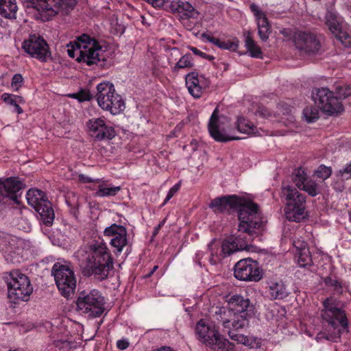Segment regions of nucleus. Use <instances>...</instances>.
<instances>
[{"mask_svg": "<svg viewBox=\"0 0 351 351\" xmlns=\"http://www.w3.org/2000/svg\"><path fill=\"white\" fill-rule=\"evenodd\" d=\"M104 235L110 239V244L118 253H121L128 244L127 230L121 225L113 223L106 227Z\"/></svg>", "mask_w": 351, "mask_h": 351, "instance_id": "22", "label": "nucleus"}, {"mask_svg": "<svg viewBox=\"0 0 351 351\" xmlns=\"http://www.w3.org/2000/svg\"><path fill=\"white\" fill-rule=\"evenodd\" d=\"M256 114L263 118H266L270 116L269 111L264 107H258L256 112Z\"/></svg>", "mask_w": 351, "mask_h": 351, "instance_id": "46", "label": "nucleus"}, {"mask_svg": "<svg viewBox=\"0 0 351 351\" xmlns=\"http://www.w3.org/2000/svg\"><path fill=\"white\" fill-rule=\"evenodd\" d=\"M117 346L120 350H125L129 346V342L127 339H123L118 340L117 342Z\"/></svg>", "mask_w": 351, "mask_h": 351, "instance_id": "49", "label": "nucleus"}, {"mask_svg": "<svg viewBox=\"0 0 351 351\" xmlns=\"http://www.w3.org/2000/svg\"><path fill=\"white\" fill-rule=\"evenodd\" d=\"M237 128L239 132L246 134H256L257 129L255 125L243 117H238Z\"/></svg>", "mask_w": 351, "mask_h": 351, "instance_id": "33", "label": "nucleus"}, {"mask_svg": "<svg viewBox=\"0 0 351 351\" xmlns=\"http://www.w3.org/2000/svg\"><path fill=\"white\" fill-rule=\"evenodd\" d=\"M51 272L60 293L66 298L72 295L76 288V278L70 263L65 261L56 263Z\"/></svg>", "mask_w": 351, "mask_h": 351, "instance_id": "10", "label": "nucleus"}, {"mask_svg": "<svg viewBox=\"0 0 351 351\" xmlns=\"http://www.w3.org/2000/svg\"><path fill=\"white\" fill-rule=\"evenodd\" d=\"M22 49L32 58L46 62L51 56L47 43L41 36L36 34L29 35L22 43Z\"/></svg>", "mask_w": 351, "mask_h": 351, "instance_id": "17", "label": "nucleus"}, {"mask_svg": "<svg viewBox=\"0 0 351 351\" xmlns=\"http://www.w3.org/2000/svg\"><path fill=\"white\" fill-rule=\"evenodd\" d=\"M326 25L332 34L345 46H348L351 44V36L348 33L343 30L341 25L333 16L332 13L326 16Z\"/></svg>", "mask_w": 351, "mask_h": 351, "instance_id": "26", "label": "nucleus"}, {"mask_svg": "<svg viewBox=\"0 0 351 351\" xmlns=\"http://www.w3.org/2000/svg\"><path fill=\"white\" fill-rule=\"evenodd\" d=\"M26 199L28 204L38 213L44 223H52L55 217L54 212L43 191L36 189H29L26 193Z\"/></svg>", "mask_w": 351, "mask_h": 351, "instance_id": "13", "label": "nucleus"}, {"mask_svg": "<svg viewBox=\"0 0 351 351\" xmlns=\"http://www.w3.org/2000/svg\"><path fill=\"white\" fill-rule=\"evenodd\" d=\"M239 40L237 38H233L231 40L220 42L219 47L223 49H227L232 51H237L239 47Z\"/></svg>", "mask_w": 351, "mask_h": 351, "instance_id": "41", "label": "nucleus"}, {"mask_svg": "<svg viewBox=\"0 0 351 351\" xmlns=\"http://www.w3.org/2000/svg\"><path fill=\"white\" fill-rule=\"evenodd\" d=\"M77 310L88 317H97L102 315L104 311V299L101 293L93 289L90 291H82L76 301Z\"/></svg>", "mask_w": 351, "mask_h": 351, "instance_id": "11", "label": "nucleus"}, {"mask_svg": "<svg viewBox=\"0 0 351 351\" xmlns=\"http://www.w3.org/2000/svg\"><path fill=\"white\" fill-rule=\"evenodd\" d=\"M281 197L285 202L284 211L287 220L300 222L306 218L304 195L290 184H283L281 189Z\"/></svg>", "mask_w": 351, "mask_h": 351, "instance_id": "5", "label": "nucleus"}, {"mask_svg": "<svg viewBox=\"0 0 351 351\" xmlns=\"http://www.w3.org/2000/svg\"><path fill=\"white\" fill-rule=\"evenodd\" d=\"M157 269L158 266H154L152 271L150 272L149 275L152 274Z\"/></svg>", "mask_w": 351, "mask_h": 351, "instance_id": "60", "label": "nucleus"}, {"mask_svg": "<svg viewBox=\"0 0 351 351\" xmlns=\"http://www.w3.org/2000/svg\"><path fill=\"white\" fill-rule=\"evenodd\" d=\"M204 58V59H207V60H214V59H215L214 56H210V55H208V54H206V53H205V55H204V58Z\"/></svg>", "mask_w": 351, "mask_h": 351, "instance_id": "59", "label": "nucleus"}, {"mask_svg": "<svg viewBox=\"0 0 351 351\" xmlns=\"http://www.w3.org/2000/svg\"><path fill=\"white\" fill-rule=\"evenodd\" d=\"M186 86L190 94L195 98H199L203 90L208 86L207 80L201 81L195 73H191L186 75L185 78Z\"/></svg>", "mask_w": 351, "mask_h": 351, "instance_id": "25", "label": "nucleus"}, {"mask_svg": "<svg viewBox=\"0 0 351 351\" xmlns=\"http://www.w3.org/2000/svg\"><path fill=\"white\" fill-rule=\"evenodd\" d=\"M228 123V119L223 115H219V109L216 108L211 114L208 125L209 133L216 141L228 142L239 139L227 133L226 126Z\"/></svg>", "mask_w": 351, "mask_h": 351, "instance_id": "19", "label": "nucleus"}, {"mask_svg": "<svg viewBox=\"0 0 351 351\" xmlns=\"http://www.w3.org/2000/svg\"><path fill=\"white\" fill-rule=\"evenodd\" d=\"M258 204L237 195H228L217 197L209 204V207L215 213H221L229 211L230 209H238V215L244 207L253 209L258 208Z\"/></svg>", "mask_w": 351, "mask_h": 351, "instance_id": "15", "label": "nucleus"}, {"mask_svg": "<svg viewBox=\"0 0 351 351\" xmlns=\"http://www.w3.org/2000/svg\"><path fill=\"white\" fill-rule=\"evenodd\" d=\"M322 323L333 329L341 326L343 330L348 332V321L345 311L340 307L339 301L334 297L327 298L323 301L321 311Z\"/></svg>", "mask_w": 351, "mask_h": 351, "instance_id": "9", "label": "nucleus"}, {"mask_svg": "<svg viewBox=\"0 0 351 351\" xmlns=\"http://www.w3.org/2000/svg\"><path fill=\"white\" fill-rule=\"evenodd\" d=\"M339 175L343 176L344 173L350 174L351 176V163L347 165L345 168L340 169L338 172Z\"/></svg>", "mask_w": 351, "mask_h": 351, "instance_id": "52", "label": "nucleus"}, {"mask_svg": "<svg viewBox=\"0 0 351 351\" xmlns=\"http://www.w3.org/2000/svg\"><path fill=\"white\" fill-rule=\"evenodd\" d=\"M97 182L99 183L96 195L100 197L114 196L121 190L120 186H108L104 181L97 180Z\"/></svg>", "mask_w": 351, "mask_h": 351, "instance_id": "32", "label": "nucleus"}, {"mask_svg": "<svg viewBox=\"0 0 351 351\" xmlns=\"http://www.w3.org/2000/svg\"><path fill=\"white\" fill-rule=\"evenodd\" d=\"M148 2L152 4L154 7H161L165 3L167 2L169 0H147Z\"/></svg>", "mask_w": 351, "mask_h": 351, "instance_id": "51", "label": "nucleus"}, {"mask_svg": "<svg viewBox=\"0 0 351 351\" xmlns=\"http://www.w3.org/2000/svg\"><path fill=\"white\" fill-rule=\"evenodd\" d=\"M198 14L195 8L187 1H177V19H178L186 29H192L194 23L191 21Z\"/></svg>", "mask_w": 351, "mask_h": 351, "instance_id": "24", "label": "nucleus"}, {"mask_svg": "<svg viewBox=\"0 0 351 351\" xmlns=\"http://www.w3.org/2000/svg\"><path fill=\"white\" fill-rule=\"evenodd\" d=\"M258 20H257L258 32L260 38L266 41L271 33L270 25L264 12H258Z\"/></svg>", "mask_w": 351, "mask_h": 351, "instance_id": "30", "label": "nucleus"}, {"mask_svg": "<svg viewBox=\"0 0 351 351\" xmlns=\"http://www.w3.org/2000/svg\"><path fill=\"white\" fill-rule=\"evenodd\" d=\"M245 46L252 57L256 58H262L261 49L256 45L255 41L253 40L250 32L247 33L246 36L245 40Z\"/></svg>", "mask_w": 351, "mask_h": 351, "instance_id": "34", "label": "nucleus"}, {"mask_svg": "<svg viewBox=\"0 0 351 351\" xmlns=\"http://www.w3.org/2000/svg\"><path fill=\"white\" fill-rule=\"evenodd\" d=\"M203 37L206 38L207 40H208L210 43H212L213 44H214L215 45H216L219 47L220 42H221V40L219 38L211 36L208 34H203Z\"/></svg>", "mask_w": 351, "mask_h": 351, "instance_id": "48", "label": "nucleus"}, {"mask_svg": "<svg viewBox=\"0 0 351 351\" xmlns=\"http://www.w3.org/2000/svg\"><path fill=\"white\" fill-rule=\"evenodd\" d=\"M175 193H176V186H173L171 187L169 192L168 193V194L165 199L164 204H165L167 201H169L173 196Z\"/></svg>", "mask_w": 351, "mask_h": 351, "instance_id": "54", "label": "nucleus"}, {"mask_svg": "<svg viewBox=\"0 0 351 351\" xmlns=\"http://www.w3.org/2000/svg\"><path fill=\"white\" fill-rule=\"evenodd\" d=\"M238 218V232L223 241V250L227 254H232L242 250L250 251L254 248L250 244L254 234L256 230L263 228L265 223L258 208L252 210L251 208L245 207L241 209Z\"/></svg>", "mask_w": 351, "mask_h": 351, "instance_id": "1", "label": "nucleus"}, {"mask_svg": "<svg viewBox=\"0 0 351 351\" xmlns=\"http://www.w3.org/2000/svg\"><path fill=\"white\" fill-rule=\"evenodd\" d=\"M291 179L297 189L301 190L308 180L306 173L302 168L295 169L292 173Z\"/></svg>", "mask_w": 351, "mask_h": 351, "instance_id": "35", "label": "nucleus"}, {"mask_svg": "<svg viewBox=\"0 0 351 351\" xmlns=\"http://www.w3.org/2000/svg\"><path fill=\"white\" fill-rule=\"evenodd\" d=\"M351 94L350 89L346 90V93H343V94L339 93V96L343 97V98H346Z\"/></svg>", "mask_w": 351, "mask_h": 351, "instance_id": "58", "label": "nucleus"}, {"mask_svg": "<svg viewBox=\"0 0 351 351\" xmlns=\"http://www.w3.org/2000/svg\"><path fill=\"white\" fill-rule=\"evenodd\" d=\"M252 311L248 298L234 295L228 299V306L216 308L213 317L223 328L243 329L249 325V312Z\"/></svg>", "mask_w": 351, "mask_h": 351, "instance_id": "3", "label": "nucleus"}, {"mask_svg": "<svg viewBox=\"0 0 351 351\" xmlns=\"http://www.w3.org/2000/svg\"><path fill=\"white\" fill-rule=\"evenodd\" d=\"M96 98L99 106L112 114H119L125 109L123 99L110 82H103L97 86Z\"/></svg>", "mask_w": 351, "mask_h": 351, "instance_id": "8", "label": "nucleus"}, {"mask_svg": "<svg viewBox=\"0 0 351 351\" xmlns=\"http://www.w3.org/2000/svg\"><path fill=\"white\" fill-rule=\"evenodd\" d=\"M223 242L221 243L219 241L213 239L208 245V248L210 252L209 261L212 265H216L222 258L231 254H227L223 250Z\"/></svg>", "mask_w": 351, "mask_h": 351, "instance_id": "27", "label": "nucleus"}, {"mask_svg": "<svg viewBox=\"0 0 351 351\" xmlns=\"http://www.w3.org/2000/svg\"><path fill=\"white\" fill-rule=\"evenodd\" d=\"M228 334L230 339H232L234 341H237L238 343H242L243 345H246L248 342V339L247 337L244 336L243 335H239V334H234V331L239 330L240 329H236V328H223Z\"/></svg>", "mask_w": 351, "mask_h": 351, "instance_id": "39", "label": "nucleus"}, {"mask_svg": "<svg viewBox=\"0 0 351 351\" xmlns=\"http://www.w3.org/2000/svg\"><path fill=\"white\" fill-rule=\"evenodd\" d=\"M309 195L315 197L320 193V189L317 183L313 180H308L304 184V187L301 189Z\"/></svg>", "mask_w": 351, "mask_h": 351, "instance_id": "37", "label": "nucleus"}, {"mask_svg": "<svg viewBox=\"0 0 351 351\" xmlns=\"http://www.w3.org/2000/svg\"><path fill=\"white\" fill-rule=\"evenodd\" d=\"M23 83V77L19 73H16L14 75L11 82V88L14 91H18L19 88L22 86Z\"/></svg>", "mask_w": 351, "mask_h": 351, "instance_id": "44", "label": "nucleus"}, {"mask_svg": "<svg viewBox=\"0 0 351 351\" xmlns=\"http://www.w3.org/2000/svg\"><path fill=\"white\" fill-rule=\"evenodd\" d=\"M316 339L317 341H321L322 339L332 340L333 339V337L332 335H327L324 332H320L317 334Z\"/></svg>", "mask_w": 351, "mask_h": 351, "instance_id": "50", "label": "nucleus"}, {"mask_svg": "<svg viewBox=\"0 0 351 351\" xmlns=\"http://www.w3.org/2000/svg\"><path fill=\"white\" fill-rule=\"evenodd\" d=\"M303 116L308 123L314 122L319 118V110L315 106H306L303 110Z\"/></svg>", "mask_w": 351, "mask_h": 351, "instance_id": "36", "label": "nucleus"}, {"mask_svg": "<svg viewBox=\"0 0 351 351\" xmlns=\"http://www.w3.org/2000/svg\"><path fill=\"white\" fill-rule=\"evenodd\" d=\"M23 187V182L17 178H9L0 181V198H8L19 204L18 199L21 195V190Z\"/></svg>", "mask_w": 351, "mask_h": 351, "instance_id": "23", "label": "nucleus"}, {"mask_svg": "<svg viewBox=\"0 0 351 351\" xmlns=\"http://www.w3.org/2000/svg\"><path fill=\"white\" fill-rule=\"evenodd\" d=\"M193 65L192 58L190 54L183 56L178 62H177V67L178 68H188Z\"/></svg>", "mask_w": 351, "mask_h": 351, "instance_id": "42", "label": "nucleus"}, {"mask_svg": "<svg viewBox=\"0 0 351 351\" xmlns=\"http://www.w3.org/2000/svg\"><path fill=\"white\" fill-rule=\"evenodd\" d=\"M1 99L6 104L12 106L19 114L23 112V109L19 106L21 104H24L25 102L22 97L5 93L2 94Z\"/></svg>", "mask_w": 351, "mask_h": 351, "instance_id": "31", "label": "nucleus"}, {"mask_svg": "<svg viewBox=\"0 0 351 351\" xmlns=\"http://www.w3.org/2000/svg\"><path fill=\"white\" fill-rule=\"evenodd\" d=\"M47 20L59 13H67L76 4L75 0H29Z\"/></svg>", "mask_w": 351, "mask_h": 351, "instance_id": "16", "label": "nucleus"}, {"mask_svg": "<svg viewBox=\"0 0 351 351\" xmlns=\"http://www.w3.org/2000/svg\"><path fill=\"white\" fill-rule=\"evenodd\" d=\"M27 242L10 234L0 232V251L8 263H19L25 256Z\"/></svg>", "mask_w": 351, "mask_h": 351, "instance_id": "12", "label": "nucleus"}, {"mask_svg": "<svg viewBox=\"0 0 351 351\" xmlns=\"http://www.w3.org/2000/svg\"><path fill=\"white\" fill-rule=\"evenodd\" d=\"M191 50L193 52L194 54L199 56L202 58H204L205 53L201 51L195 47H191Z\"/></svg>", "mask_w": 351, "mask_h": 351, "instance_id": "56", "label": "nucleus"}, {"mask_svg": "<svg viewBox=\"0 0 351 351\" xmlns=\"http://www.w3.org/2000/svg\"><path fill=\"white\" fill-rule=\"evenodd\" d=\"M17 10L16 0H0V14L2 16L15 18Z\"/></svg>", "mask_w": 351, "mask_h": 351, "instance_id": "29", "label": "nucleus"}, {"mask_svg": "<svg viewBox=\"0 0 351 351\" xmlns=\"http://www.w3.org/2000/svg\"><path fill=\"white\" fill-rule=\"evenodd\" d=\"M312 97L320 110L328 115H337L343 110L341 102L328 88L322 87L315 89Z\"/></svg>", "mask_w": 351, "mask_h": 351, "instance_id": "14", "label": "nucleus"}, {"mask_svg": "<svg viewBox=\"0 0 351 351\" xmlns=\"http://www.w3.org/2000/svg\"><path fill=\"white\" fill-rule=\"evenodd\" d=\"M8 297L16 303L28 301L33 292V286L27 276L19 270L11 271L5 278Z\"/></svg>", "mask_w": 351, "mask_h": 351, "instance_id": "6", "label": "nucleus"}, {"mask_svg": "<svg viewBox=\"0 0 351 351\" xmlns=\"http://www.w3.org/2000/svg\"><path fill=\"white\" fill-rule=\"evenodd\" d=\"M69 57L87 65L106 60L105 49L97 41L87 34H82L67 45Z\"/></svg>", "mask_w": 351, "mask_h": 351, "instance_id": "4", "label": "nucleus"}, {"mask_svg": "<svg viewBox=\"0 0 351 351\" xmlns=\"http://www.w3.org/2000/svg\"><path fill=\"white\" fill-rule=\"evenodd\" d=\"M311 256L309 250L299 252L298 257V264L301 267H306L312 265Z\"/></svg>", "mask_w": 351, "mask_h": 351, "instance_id": "38", "label": "nucleus"}, {"mask_svg": "<svg viewBox=\"0 0 351 351\" xmlns=\"http://www.w3.org/2000/svg\"><path fill=\"white\" fill-rule=\"evenodd\" d=\"M197 339L204 344L217 351H228L230 343L219 332L217 327L205 319H200L195 326Z\"/></svg>", "mask_w": 351, "mask_h": 351, "instance_id": "7", "label": "nucleus"}, {"mask_svg": "<svg viewBox=\"0 0 351 351\" xmlns=\"http://www.w3.org/2000/svg\"><path fill=\"white\" fill-rule=\"evenodd\" d=\"M324 282L326 285L333 287L337 292L341 293L342 291L341 285L337 280L327 277L325 278Z\"/></svg>", "mask_w": 351, "mask_h": 351, "instance_id": "45", "label": "nucleus"}, {"mask_svg": "<svg viewBox=\"0 0 351 351\" xmlns=\"http://www.w3.org/2000/svg\"><path fill=\"white\" fill-rule=\"evenodd\" d=\"M234 277L243 281L258 282L262 278L258 263L251 258H244L238 261L234 268Z\"/></svg>", "mask_w": 351, "mask_h": 351, "instance_id": "20", "label": "nucleus"}, {"mask_svg": "<svg viewBox=\"0 0 351 351\" xmlns=\"http://www.w3.org/2000/svg\"><path fill=\"white\" fill-rule=\"evenodd\" d=\"M293 245L295 247V248L299 250V252L308 250V249L306 247L307 244L304 241H300V240L294 241Z\"/></svg>", "mask_w": 351, "mask_h": 351, "instance_id": "47", "label": "nucleus"}, {"mask_svg": "<svg viewBox=\"0 0 351 351\" xmlns=\"http://www.w3.org/2000/svg\"><path fill=\"white\" fill-rule=\"evenodd\" d=\"M79 180L81 181L83 183H90L93 182V179L91 178H89L85 175L80 174L79 176Z\"/></svg>", "mask_w": 351, "mask_h": 351, "instance_id": "53", "label": "nucleus"}, {"mask_svg": "<svg viewBox=\"0 0 351 351\" xmlns=\"http://www.w3.org/2000/svg\"><path fill=\"white\" fill-rule=\"evenodd\" d=\"M331 173V168L324 165L319 166L314 171V175L323 180L328 179L330 176Z\"/></svg>", "mask_w": 351, "mask_h": 351, "instance_id": "40", "label": "nucleus"}, {"mask_svg": "<svg viewBox=\"0 0 351 351\" xmlns=\"http://www.w3.org/2000/svg\"><path fill=\"white\" fill-rule=\"evenodd\" d=\"M79 265L88 276L94 275L104 280L113 268V261L106 244L102 241H93L81 247L75 253Z\"/></svg>", "mask_w": 351, "mask_h": 351, "instance_id": "2", "label": "nucleus"}, {"mask_svg": "<svg viewBox=\"0 0 351 351\" xmlns=\"http://www.w3.org/2000/svg\"><path fill=\"white\" fill-rule=\"evenodd\" d=\"M69 97L73 99H76L80 102L89 101L91 99V95L90 93L86 90H81L77 93L69 94Z\"/></svg>", "mask_w": 351, "mask_h": 351, "instance_id": "43", "label": "nucleus"}, {"mask_svg": "<svg viewBox=\"0 0 351 351\" xmlns=\"http://www.w3.org/2000/svg\"><path fill=\"white\" fill-rule=\"evenodd\" d=\"M86 131L97 141L111 140L116 136L114 127L107 124L104 117L90 119L86 123Z\"/></svg>", "mask_w": 351, "mask_h": 351, "instance_id": "18", "label": "nucleus"}, {"mask_svg": "<svg viewBox=\"0 0 351 351\" xmlns=\"http://www.w3.org/2000/svg\"><path fill=\"white\" fill-rule=\"evenodd\" d=\"M155 351H174L171 348L167 346H163L160 348L157 349Z\"/></svg>", "mask_w": 351, "mask_h": 351, "instance_id": "57", "label": "nucleus"}, {"mask_svg": "<svg viewBox=\"0 0 351 351\" xmlns=\"http://www.w3.org/2000/svg\"><path fill=\"white\" fill-rule=\"evenodd\" d=\"M293 41L295 47L306 53H316L321 47L319 40L316 35L311 32H298L294 36Z\"/></svg>", "mask_w": 351, "mask_h": 351, "instance_id": "21", "label": "nucleus"}, {"mask_svg": "<svg viewBox=\"0 0 351 351\" xmlns=\"http://www.w3.org/2000/svg\"><path fill=\"white\" fill-rule=\"evenodd\" d=\"M176 189H177V190L178 189V184H177Z\"/></svg>", "mask_w": 351, "mask_h": 351, "instance_id": "61", "label": "nucleus"}, {"mask_svg": "<svg viewBox=\"0 0 351 351\" xmlns=\"http://www.w3.org/2000/svg\"><path fill=\"white\" fill-rule=\"evenodd\" d=\"M289 295L286 285L282 281H271L268 287V296L271 300H282Z\"/></svg>", "mask_w": 351, "mask_h": 351, "instance_id": "28", "label": "nucleus"}, {"mask_svg": "<svg viewBox=\"0 0 351 351\" xmlns=\"http://www.w3.org/2000/svg\"><path fill=\"white\" fill-rule=\"evenodd\" d=\"M250 8H251L252 11L254 12V13L256 17V20H258V15L257 14H258V12H263L261 10H260L258 9V6L254 4L251 5Z\"/></svg>", "mask_w": 351, "mask_h": 351, "instance_id": "55", "label": "nucleus"}]
</instances>
